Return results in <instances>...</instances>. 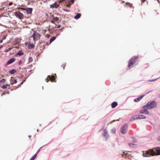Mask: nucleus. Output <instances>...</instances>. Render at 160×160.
Segmentation results:
<instances>
[{"mask_svg":"<svg viewBox=\"0 0 160 160\" xmlns=\"http://www.w3.org/2000/svg\"><path fill=\"white\" fill-rule=\"evenodd\" d=\"M138 57L134 56L128 61V67L130 68L132 65L138 61Z\"/></svg>","mask_w":160,"mask_h":160,"instance_id":"f257e3e1","label":"nucleus"},{"mask_svg":"<svg viewBox=\"0 0 160 160\" xmlns=\"http://www.w3.org/2000/svg\"><path fill=\"white\" fill-rule=\"evenodd\" d=\"M157 104L154 101L149 102L145 105L147 109H151L156 107Z\"/></svg>","mask_w":160,"mask_h":160,"instance_id":"f03ea898","label":"nucleus"},{"mask_svg":"<svg viewBox=\"0 0 160 160\" xmlns=\"http://www.w3.org/2000/svg\"><path fill=\"white\" fill-rule=\"evenodd\" d=\"M155 153L153 149H149L148 151H147L145 152L142 154V156L144 157H148L150 155L154 156Z\"/></svg>","mask_w":160,"mask_h":160,"instance_id":"7ed1b4c3","label":"nucleus"},{"mask_svg":"<svg viewBox=\"0 0 160 160\" xmlns=\"http://www.w3.org/2000/svg\"><path fill=\"white\" fill-rule=\"evenodd\" d=\"M65 2L66 3L67 2H68L69 3L66 5L67 7L70 8L71 4H73L74 2V0H60L59 2V3H61L62 2Z\"/></svg>","mask_w":160,"mask_h":160,"instance_id":"20e7f679","label":"nucleus"},{"mask_svg":"<svg viewBox=\"0 0 160 160\" xmlns=\"http://www.w3.org/2000/svg\"><path fill=\"white\" fill-rule=\"evenodd\" d=\"M146 118V117L143 115H136L131 118V120H133L136 119H145Z\"/></svg>","mask_w":160,"mask_h":160,"instance_id":"39448f33","label":"nucleus"},{"mask_svg":"<svg viewBox=\"0 0 160 160\" xmlns=\"http://www.w3.org/2000/svg\"><path fill=\"white\" fill-rule=\"evenodd\" d=\"M49 80L51 81V82H55V81H56L55 79V76L54 75H52V76L48 75L47 78L46 79V81L48 82Z\"/></svg>","mask_w":160,"mask_h":160,"instance_id":"423d86ee","label":"nucleus"},{"mask_svg":"<svg viewBox=\"0 0 160 160\" xmlns=\"http://www.w3.org/2000/svg\"><path fill=\"white\" fill-rule=\"evenodd\" d=\"M15 15L17 18L20 19H23L24 17V15L19 12H16Z\"/></svg>","mask_w":160,"mask_h":160,"instance_id":"0eeeda50","label":"nucleus"},{"mask_svg":"<svg viewBox=\"0 0 160 160\" xmlns=\"http://www.w3.org/2000/svg\"><path fill=\"white\" fill-rule=\"evenodd\" d=\"M128 125L127 124H124L121 128V132L123 134H125L127 132Z\"/></svg>","mask_w":160,"mask_h":160,"instance_id":"6e6552de","label":"nucleus"},{"mask_svg":"<svg viewBox=\"0 0 160 160\" xmlns=\"http://www.w3.org/2000/svg\"><path fill=\"white\" fill-rule=\"evenodd\" d=\"M40 37V35L39 34H37L35 32L33 33L32 37L33 38L34 41H35L36 39H38V38Z\"/></svg>","mask_w":160,"mask_h":160,"instance_id":"1a4fd4ad","label":"nucleus"},{"mask_svg":"<svg viewBox=\"0 0 160 160\" xmlns=\"http://www.w3.org/2000/svg\"><path fill=\"white\" fill-rule=\"evenodd\" d=\"M53 19L51 20V22L52 23H55V22H58V18L57 17H54L53 15H52Z\"/></svg>","mask_w":160,"mask_h":160,"instance_id":"9d476101","label":"nucleus"},{"mask_svg":"<svg viewBox=\"0 0 160 160\" xmlns=\"http://www.w3.org/2000/svg\"><path fill=\"white\" fill-rule=\"evenodd\" d=\"M155 150L156 151V153H155V155H160V147H156L155 148Z\"/></svg>","mask_w":160,"mask_h":160,"instance_id":"9b49d317","label":"nucleus"},{"mask_svg":"<svg viewBox=\"0 0 160 160\" xmlns=\"http://www.w3.org/2000/svg\"><path fill=\"white\" fill-rule=\"evenodd\" d=\"M15 58H12L7 62V64L8 65L9 64H11L13 62H14L15 61Z\"/></svg>","mask_w":160,"mask_h":160,"instance_id":"f8f14e48","label":"nucleus"},{"mask_svg":"<svg viewBox=\"0 0 160 160\" xmlns=\"http://www.w3.org/2000/svg\"><path fill=\"white\" fill-rule=\"evenodd\" d=\"M144 96V95H142L140 96H139V97L137 98H135L134 100V101L135 102H138Z\"/></svg>","mask_w":160,"mask_h":160,"instance_id":"ddd939ff","label":"nucleus"},{"mask_svg":"<svg viewBox=\"0 0 160 160\" xmlns=\"http://www.w3.org/2000/svg\"><path fill=\"white\" fill-rule=\"evenodd\" d=\"M147 108L145 105L142 108V109L140 111V113H144L145 111H146V110H147Z\"/></svg>","mask_w":160,"mask_h":160,"instance_id":"4468645a","label":"nucleus"},{"mask_svg":"<svg viewBox=\"0 0 160 160\" xmlns=\"http://www.w3.org/2000/svg\"><path fill=\"white\" fill-rule=\"evenodd\" d=\"M10 82L11 83L12 85H13L14 84L16 83L17 82V81L16 80L14 79L12 77L11 79Z\"/></svg>","mask_w":160,"mask_h":160,"instance_id":"2eb2a0df","label":"nucleus"},{"mask_svg":"<svg viewBox=\"0 0 160 160\" xmlns=\"http://www.w3.org/2000/svg\"><path fill=\"white\" fill-rule=\"evenodd\" d=\"M59 5L57 4L56 3H55L51 5H50V7L52 8H57L59 6Z\"/></svg>","mask_w":160,"mask_h":160,"instance_id":"dca6fc26","label":"nucleus"},{"mask_svg":"<svg viewBox=\"0 0 160 160\" xmlns=\"http://www.w3.org/2000/svg\"><path fill=\"white\" fill-rule=\"evenodd\" d=\"M104 133L103 134V135L104 137L106 138L108 137V136L107 135L108 132L106 130H104Z\"/></svg>","mask_w":160,"mask_h":160,"instance_id":"f3484780","label":"nucleus"},{"mask_svg":"<svg viewBox=\"0 0 160 160\" xmlns=\"http://www.w3.org/2000/svg\"><path fill=\"white\" fill-rule=\"evenodd\" d=\"M39 150H38L37 153L34 154L30 159V160H34V159L36 158L38 153L39 152Z\"/></svg>","mask_w":160,"mask_h":160,"instance_id":"a211bd4d","label":"nucleus"},{"mask_svg":"<svg viewBox=\"0 0 160 160\" xmlns=\"http://www.w3.org/2000/svg\"><path fill=\"white\" fill-rule=\"evenodd\" d=\"M32 8H29L27 9L26 11L28 14H30L32 13Z\"/></svg>","mask_w":160,"mask_h":160,"instance_id":"6ab92c4d","label":"nucleus"},{"mask_svg":"<svg viewBox=\"0 0 160 160\" xmlns=\"http://www.w3.org/2000/svg\"><path fill=\"white\" fill-rule=\"evenodd\" d=\"M118 105V103L116 102H113L112 103V108H115Z\"/></svg>","mask_w":160,"mask_h":160,"instance_id":"aec40b11","label":"nucleus"},{"mask_svg":"<svg viewBox=\"0 0 160 160\" xmlns=\"http://www.w3.org/2000/svg\"><path fill=\"white\" fill-rule=\"evenodd\" d=\"M23 54V52L22 51H20L16 54V55L22 56Z\"/></svg>","mask_w":160,"mask_h":160,"instance_id":"412c9836","label":"nucleus"},{"mask_svg":"<svg viewBox=\"0 0 160 160\" xmlns=\"http://www.w3.org/2000/svg\"><path fill=\"white\" fill-rule=\"evenodd\" d=\"M17 72V71L15 69H13L9 71V72L10 73L14 74Z\"/></svg>","mask_w":160,"mask_h":160,"instance_id":"4be33fe9","label":"nucleus"},{"mask_svg":"<svg viewBox=\"0 0 160 160\" xmlns=\"http://www.w3.org/2000/svg\"><path fill=\"white\" fill-rule=\"evenodd\" d=\"M81 16V14L78 13L76 16H74V18L76 19H78Z\"/></svg>","mask_w":160,"mask_h":160,"instance_id":"5701e85b","label":"nucleus"},{"mask_svg":"<svg viewBox=\"0 0 160 160\" xmlns=\"http://www.w3.org/2000/svg\"><path fill=\"white\" fill-rule=\"evenodd\" d=\"M10 84H6L5 85H4L2 86V88L3 89H5L7 88L8 87L10 86Z\"/></svg>","mask_w":160,"mask_h":160,"instance_id":"b1692460","label":"nucleus"},{"mask_svg":"<svg viewBox=\"0 0 160 160\" xmlns=\"http://www.w3.org/2000/svg\"><path fill=\"white\" fill-rule=\"evenodd\" d=\"M56 38V37H53L50 39V43H51Z\"/></svg>","mask_w":160,"mask_h":160,"instance_id":"393cba45","label":"nucleus"},{"mask_svg":"<svg viewBox=\"0 0 160 160\" xmlns=\"http://www.w3.org/2000/svg\"><path fill=\"white\" fill-rule=\"evenodd\" d=\"M12 48H8V49H7L5 50V52H8L10 51L11 49Z\"/></svg>","mask_w":160,"mask_h":160,"instance_id":"a878e982","label":"nucleus"},{"mask_svg":"<svg viewBox=\"0 0 160 160\" xmlns=\"http://www.w3.org/2000/svg\"><path fill=\"white\" fill-rule=\"evenodd\" d=\"M29 62H32L33 61V59L32 57H30L29 58Z\"/></svg>","mask_w":160,"mask_h":160,"instance_id":"bb28decb","label":"nucleus"},{"mask_svg":"<svg viewBox=\"0 0 160 160\" xmlns=\"http://www.w3.org/2000/svg\"><path fill=\"white\" fill-rule=\"evenodd\" d=\"M29 48H30V49H31V48H33L34 47V45H33V44L30 45L29 46Z\"/></svg>","mask_w":160,"mask_h":160,"instance_id":"cd10ccee","label":"nucleus"},{"mask_svg":"<svg viewBox=\"0 0 160 160\" xmlns=\"http://www.w3.org/2000/svg\"><path fill=\"white\" fill-rule=\"evenodd\" d=\"M25 81V80H24V81H23V82H22L21 83V84H20L19 85H18V86H17V87H16V88H17L18 87H20V86L22 85V84L23 83V82H24Z\"/></svg>","mask_w":160,"mask_h":160,"instance_id":"c85d7f7f","label":"nucleus"},{"mask_svg":"<svg viewBox=\"0 0 160 160\" xmlns=\"http://www.w3.org/2000/svg\"><path fill=\"white\" fill-rule=\"evenodd\" d=\"M6 81V80L5 79L3 78L1 81V82L2 83H4Z\"/></svg>","mask_w":160,"mask_h":160,"instance_id":"c756f323","label":"nucleus"},{"mask_svg":"<svg viewBox=\"0 0 160 160\" xmlns=\"http://www.w3.org/2000/svg\"><path fill=\"white\" fill-rule=\"evenodd\" d=\"M22 63V61L21 60H20L18 62V64L19 65H21Z\"/></svg>","mask_w":160,"mask_h":160,"instance_id":"7c9ffc66","label":"nucleus"},{"mask_svg":"<svg viewBox=\"0 0 160 160\" xmlns=\"http://www.w3.org/2000/svg\"><path fill=\"white\" fill-rule=\"evenodd\" d=\"M149 112L148 111H147V110H146V111H145V112L144 113L146 114H149Z\"/></svg>","mask_w":160,"mask_h":160,"instance_id":"2f4dec72","label":"nucleus"},{"mask_svg":"<svg viewBox=\"0 0 160 160\" xmlns=\"http://www.w3.org/2000/svg\"><path fill=\"white\" fill-rule=\"evenodd\" d=\"M126 5H128V6L130 5V7H131V6H132V5L131 4V3H126Z\"/></svg>","mask_w":160,"mask_h":160,"instance_id":"473e14b6","label":"nucleus"},{"mask_svg":"<svg viewBox=\"0 0 160 160\" xmlns=\"http://www.w3.org/2000/svg\"><path fill=\"white\" fill-rule=\"evenodd\" d=\"M157 140L158 141L160 142V136L158 138Z\"/></svg>","mask_w":160,"mask_h":160,"instance_id":"72a5a7b5","label":"nucleus"},{"mask_svg":"<svg viewBox=\"0 0 160 160\" xmlns=\"http://www.w3.org/2000/svg\"><path fill=\"white\" fill-rule=\"evenodd\" d=\"M134 144H131V143H129V145L130 147H132V146Z\"/></svg>","mask_w":160,"mask_h":160,"instance_id":"f704fd0d","label":"nucleus"},{"mask_svg":"<svg viewBox=\"0 0 160 160\" xmlns=\"http://www.w3.org/2000/svg\"><path fill=\"white\" fill-rule=\"evenodd\" d=\"M146 0H141V2H145Z\"/></svg>","mask_w":160,"mask_h":160,"instance_id":"c9c22d12","label":"nucleus"},{"mask_svg":"<svg viewBox=\"0 0 160 160\" xmlns=\"http://www.w3.org/2000/svg\"><path fill=\"white\" fill-rule=\"evenodd\" d=\"M2 39L0 40V43H2Z\"/></svg>","mask_w":160,"mask_h":160,"instance_id":"e433bc0d","label":"nucleus"},{"mask_svg":"<svg viewBox=\"0 0 160 160\" xmlns=\"http://www.w3.org/2000/svg\"><path fill=\"white\" fill-rule=\"evenodd\" d=\"M3 47V46L2 45H0V49L2 48Z\"/></svg>","mask_w":160,"mask_h":160,"instance_id":"4c0bfd02","label":"nucleus"},{"mask_svg":"<svg viewBox=\"0 0 160 160\" xmlns=\"http://www.w3.org/2000/svg\"><path fill=\"white\" fill-rule=\"evenodd\" d=\"M5 38H6V37H3L2 38V40H4V39H5Z\"/></svg>","mask_w":160,"mask_h":160,"instance_id":"58836bf2","label":"nucleus"},{"mask_svg":"<svg viewBox=\"0 0 160 160\" xmlns=\"http://www.w3.org/2000/svg\"><path fill=\"white\" fill-rule=\"evenodd\" d=\"M115 132V130H114L112 131V133H114Z\"/></svg>","mask_w":160,"mask_h":160,"instance_id":"ea45409f","label":"nucleus"},{"mask_svg":"<svg viewBox=\"0 0 160 160\" xmlns=\"http://www.w3.org/2000/svg\"><path fill=\"white\" fill-rule=\"evenodd\" d=\"M46 37H47L49 38V35H46Z\"/></svg>","mask_w":160,"mask_h":160,"instance_id":"a19ab883","label":"nucleus"},{"mask_svg":"<svg viewBox=\"0 0 160 160\" xmlns=\"http://www.w3.org/2000/svg\"><path fill=\"white\" fill-rule=\"evenodd\" d=\"M60 27V26L58 25L57 27V28H59Z\"/></svg>","mask_w":160,"mask_h":160,"instance_id":"79ce46f5","label":"nucleus"},{"mask_svg":"<svg viewBox=\"0 0 160 160\" xmlns=\"http://www.w3.org/2000/svg\"><path fill=\"white\" fill-rule=\"evenodd\" d=\"M157 1H158V2L159 3H160V2H159V0H157Z\"/></svg>","mask_w":160,"mask_h":160,"instance_id":"37998d69","label":"nucleus"},{"mask_svg":"<svg viewBox=\"0 0 160 160\" xmlns=\"http://www.w3.org/2000/svg\"><path fill=\"white\" fill-rule=\"evenodd\" d=\"M150 81H154V80H150Z\"/></svg>","mask_w":160,"mask_h":160,"instance_id":"c03bdc74","label":"nucleus"},{"mask_svg":"<svg viewBox=\"0 0 160 160\" xmlns=\"http://www.w3.org/2000/svg\"><path fill=\"white\" fill-rule=\"evenodd\" d=\"M37 131H38V132L39 130H38V129L37 130Z\"/></svg>","mask_w":160,"mask_h":160,"instance_id":"a18cd8bd","label":"nucleus"},{"mask_svg":"<svg viewBox=\"0 0 160 160\" xmlns=\"http://www.w3.org/2000/svg\"><path fill=\"white\" fill-rule=\"evenodd\" d=\"M64 67H65V66H64V67H63V69H64Z\"/></svg>","mask_w":160,"mask_h":160,"instance_id":"49530a36","label":"nucleus"}]
</instances>
